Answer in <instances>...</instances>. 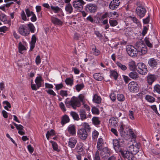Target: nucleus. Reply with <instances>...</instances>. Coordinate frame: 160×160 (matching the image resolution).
Here are the masks:
<instances>
[{
	"label": "nucleus",
	"mask_w": 160,
	"mask_h": 160,
	"mask_svg": "<svg viewBox=\"0 0 160 160\" xmlns=\"http://www.w3.org/2000/svg\"><path fill=\"white\" fill-rule=\"evenodd\" d=\"M66 99L65 104L67 107L68 108L72 107L74 109H75L77 107L80 106L81 104L80 101L78 98L74 96L72 97L70 101Z\"/></svg>",
	"instance_id": "f257e3e1"
},
{
	"label": "nucleus",
	"mask_w": 160,
	"mask_h": 160,
	"mask_svg": "<svg viewBox=\"0 0 160 160\" xmlns=\"http://www.w3.org/2000/svg\"><path fill=\"white\" fill-rule=\"evenodd\" d=\"M130 126L125 122H121L118 130L122 137H124L128 135V131L131 132Z\"/></svg>",
	"instance_id": "f03ea898"
},
{
	"label": "nucleus",
	"mask_w": 160,
	"mask_h": 160,
	"mask_svg": "<svg viewBox=\"0 0 160 160\" xmlns=\"http://www.w3.org/2000/svg\"><path fill=\"white\" fill-rule=\"evenodd\" d=\"M109 14L107 12L102 14L101 12H98L96 16L97 22L100 23L102 22L103 24H106L108 22L107 18L108 17Z\"/></svg>",
	"instance_id": "7ed1b4c3"
},
{
	"label": "nucleus",
	"mask_w": 160,
	"mask_h": 160,
	"mask_svg": "<svg viewBox=\"0 0 160 160\" xmlns=\"http://www.w3.org/2000/svg\"><path fill=\"white\" fill-rule=\"evenodd\" d=\"M137 48V52L140 55L146 54L147 52V48L145 45L141 41L137 42L135 44Z\"/></svg>",
	"instance_id": "20e7f679"
},
{
	"label": "nucleus",
	"mask_w": 160,
	"mask_h": 160,
	"mask_svg": "<svg viewBox=\"0 0 160 160\" xmlns=\"http://www.w3.org/2000/svg\"><path fill=\"white\" fill-rule=\"evenodd\" d=\"M128 89L132 93H137L139 91V85L136 82H131L128 84Z\"/></svg>",
	"instance_id": "39448f33"
},
{
	"label": "nucleus",
	"mask_w": 160,
	"mask_h": 160,
	"mask_svg": "<svg viewBox=\"0 0 160 160\" xmlns=\"http://www.w3.org/2000/svg\"><path fill=\"white\" fill-rule=\"evenodd\" d=\"M126 51L128 54L132 57H136L137 55V48L133 46L128 45L126 47Z\"/></svg>",
	"instance_id": "423d86ee"
},
{
	"label": "nucleus",
	"mask_w": 160,
	"mask_h": 160,
	"mask_svg": "<svg viewBox=\"0 0 160 160\" xmlns=\"http://www.w3.org/2000/svg\"><path fill=\"white\" fill-rule=\"evenodd\" d=\"M136 70L138 72L142 75H145L147 73L148 70L146 65L142 62H139L137 64Z\"/></svg>",
	"instance_id": "0eeeda50"
},
{
	"label": "nucleus",
	"mask_w": 160,
	"mask_h": 160,
	"mask_svg": "<svg viewBox=\"0 0 160 160\" xmlns=\"http://www.w3.org/2000/svg\"><path fill=\"white\" fill-rule=\"evenodd\" d=\"M77 135L80 139L85 140L88 137V133L85 129L80 128L77 131Z\"/></svg>",
	"instance_id": "6e6552de"
},
{
	"label": "nucleus",
	"mask_w": 160,
	"mask_h": 160,
	"mask_svg": "<svg viewBox=\"0 0 160 160\" xmlns=\"http://www.w3.org/2000/svg\"><path fill=\"white\" fill-rule=\"evenodd\" d=\"M18 32L22 35L27 36L29 34L30 31L27 25H23L19 28Z\"/></svg>",
	"instance_id": "1a4fd4ad"
},
{
	"label": "nucleus",
	"mask_w": 160,
	"mask_h": 160,
	"mask_svg": "<svg viewBox=\"0 0 160 160\" xmlns=\"http://www.w3.org/2000/svg\"><path fill=\"white\" fill-rule=\"evenodd\" d=\"M121 153L124 158H126L128 160H133L134 159V155L128 150H121Z\"/></svg>",
	"instance_id": "9d476101"
},
{
	"label": "nucleus",
	"mask_w": 160,
	"mask_h": 160,
	"mask_svg": "<svg viewBox=\"0 0 160 160\" xmlns=\"http://www.w3.org/2000/svg\"><path fill=\"white\" fill-rule=\"evenodd\" d=\"M97 8V5L92 3L88 4L85 6V10L88 12L93 13L96 12Z\"/></svg>",
	"instance_id": "9b49d317"
},
{
	"label": "nucleus",
	"mask_w": 160,
	"mask_h": 160,
	"mask_svg": "<svg viewBox=\"0 0 160 160\" xmlns=\"http://www.w3.org/2000/svg\"><path fill=\"white\" fill-rule=\"evenodd\" d=\"M85 3L83 0H78L73 2V5L74 7L79 11L82 10L83 6Z\"/></svg>",
	"instance_id": "f8f14e48"
},
{
	"label": "nucleus",
	"mask_w": 160,
	"mask_h": 160,
	"mask_svg": "<svg viewBox=\"0 0 160 160\" xmlns=\"http://www.w3.org/2000/svg\"><path fill=\"white\" fill-rule=\"evenodd\" d=\"M50 9L55 13H59L61 16H64V14L61 8L58 6L50 4Z\"/></svg>",
	"instance_id": "ddd939ff"
},
{
	"label": "nucleus",
	"mask_w": 160,
	"mask_h": 160,
	"mask_svg": "<svg viewBox=\"0 0 160 160\" xmlns=\"http://www.w3.org/2000/svg\"><path fill=\"white\" fill-rule=\"evenodd\" d=\"M106 145V142L101 138H99L98 140L97 147L98 150L101 151L103 147Z\"/></svg>",
	"instance_id": "4468645a"
},
{
	"label": "nucleus",
	"mask_w": 160,
	"mask_h": 160,
	"mask_svg": "<svg viewBox=\"0 0 160 160\" xmlns=\"http://www.w3.org/2000/svg\"><path fill=\"white\" fill-rule=\"evenodd\" d=\"M136 11L137 15L140 18H142L145 16L146 10L142 7H138L137 8Z\"/></svg>",
	"instance_id": "2eb2a0df"
},
{
	"label": "nucleus",
	"mask_w": 160,
	"mask_h": 160,
	"mask_svg": "<svg viewBox=\"0 0 160 160\" xmlns=\"http://www.w3.org/2000/svg\"><path fill=\"white\" fill-rule=\"evenodd\" d=\"M0 20L3 22L4 24H7L9 26L11 25L10 20H7L6 15L0 12Z\"/></svg>",
	"instance_id": "dca6fc26"
},
{
	"label": "nucleus",
	"mask_w": 160,
	"mask_h": 160,
	"mask_svg": "<svg viewBox=\"0 0 160 160\" xmlns=\"http://www.w3.org/2000/svg\"><path fill=\"white\" fill-rule=\"evenodd\" d=\"M128 151L131 152L134 155H135L139 151V148L138 146H134L133 145H130L128 148Z\"/></svg>",
	"instance_id": "f3484780"
},
{
	"label": "nucleus",
	"mask_w": 160,
	"mask_h": 160,
	"mask_svg": "<svg viewBox=\"0 0 160 160\" xmlns=\"http://www.w3.org/2000/svg\"><path fill=\"white\" fill-rule=\"evenodd\" d=\"M120 3L119 0H113L111 2V9L114 10L118 7Z\"/></svg>",
	"instance_id": "a211bd4d"
},
{
	"label": "nucleus",
	"mask_w": 160,
	"mask_h": 160,
	"mask_svg": "<svg viewBox=\"0 0 160 160\" xmlns=\"http://www.w3.org/2000/svg\"><path fill=\"white\" fill-rule=\"evenodd\" d=\"M67 130L68 132L72 135H74L76 133L75 126L73 125H70L68 127Z\"/></svg>",
	"instance_id": "6ab92c4d"
},
{
	"label": "nucleus",
	"mask_w": 160,
	"mask_h": 160,
	"mask_svg": "<svg viewBox=\"0 0 160 160\" xmlns=\"http://www.w3.org/2000/svg\"><path fill=\"white\" fill-rule=\"evenodd\" d=\"M77 142L76 139L73 137L70 138L68 142V146L71 148H74Z\"/></svg>",
	"instance_id": "aec40b11"
},
{
	"label": "nucleus",
	"mask_w": 160,
	"mask_h": 160,
	"mask_svg": "<svg viewBox=\"0 0 160 160\" xmlns=\"http://www.w3.org/2000/svg\"><path fill=\"white\" fill-rule=\"evenodd\" d=\"M35 82L38 87H40L43 84L44 82L42 77L38 76L35 79Z\"/></svg>",
	"instance_id": "412c9836"
},
{
	"label": "nucleus",
	"mask_w": 160,
	"mask_h": 160,
	"mask_svg": "<svg viewBox=\"0 0 160 160\" xmlns=\"http://www.w3.org/2000/svg\"><path fill=\"white\" fill-rule=\"evenodd\" d=\"M51 20L52 23L55 25H61L62 23L60 20L54 16H51Z\"/></svg>",
	"instance_id": "4be33fe9"
},
{
	"label": "nucleus",
	"mask_w": 160,
	"mask_h": 160,
	"mask_svg": "<svg viewBox=\"0 0 160 160\" xmlns=\"http://www.w3.org/2000/svg\"><path fill=\"white\" fill-rule=\"evenodd\" d=\"M31 41L30 42V51H32L34 48L36 42V38L35 35L32 36Z\"/></svg>",
	"instance_id": "5701e85b"
},
{
	"label": "nucleus",
	"mask_w": 160,
	"mask_h": 160,
	"mask_svg": "<svg viewBox=\"0 0 160 160\" xmlns=\"http://www.w3.org/2000/svg\"><path fill=\"white\" fill-rule=\"evenodd\" d=\"M156 79L155 75L150 74L147 76V81L148 84L151 85Z\"/></svg>",
	"instance_id": "b1692460"
},
{
	"label": "nucleus",
	"mask_w": 160,
	"mask_h": 160,
	"mask_svg": "<svg viewBox=\"0 0 160 160\" xmlns=\"http://www.w3.org/2000/svg\"><path fill=\"white\" fill-rule=\"evenodd\" d=\"M94 78L97 81H101L103 78V74L102 73H97L93 75Z\"/></svg>",
	"instance_id": "393cba45"
},
{
	"label": "nucleus",
	"mask_w": 160,
	"mask_h": 160,
	"mask_svg": "<svg viewBox=\"0 0 160 160\" xmlns=\"http://www.w3.org/2000/svg\"><path fill=\"white\" fill-rule=\"evenodd\" d=\"M113 147L115 150L118 152L119 151H121L119 149V141L117 139H115L113 141Z\"/></svg>",
	"instance_id": "a878e982"
},
{
	"label": "nucleus",
	"mask_w": 160,
	"mask_h": 160,
	"mask_svg": "<svg viewBox=\"0 0 160 160\" xmlns=\"http://www.w3.org/2000/svg\"><path fill=\"white\" fill-rule=\"evenodd\" d=\"M65 10L68 14L71 13L73 11L72 7L70 3L67 4L65 7Z\"/></svg>",
	"instance_id": "bb28decb"
},
{
	"label": "nucleus",
	"mask_w": 160,
	"mask_h": 160,
	"mask_svg": "<svg viewBox=\"0 0 160 160\" xmlns=\"http://www.w3.org/2000/svg\"><path fill=\"white\" fill-rule=\"evenodd\" d=\"M129 77L133 79H136L139 78V74L136 71H133L129 74Z\"/></svg>",
	"instance_id": "cd10ccee"
},
{
	"label": "nucleus",
	"mask_w": 160,
	"mask_h": 160,
	"mask_svg": "<svg viewBox=\"0 0 160 160\" xmlns=\"http://www.w3.org/2000/svg\"><path fill=\"white\" fill-rule=\"evenodd\" d=\"M92 101L94 102L99 104L101 102V99L100 96L95 94L93 96Z\"/></svg>",
	"instance_id": "c85d7f7f"
},
{
	"label": "nucleus",
	"mask_w": 160,
	"mask_h": 160,
	"mask_svg": "<svg viewBox=\"0 0 160 160\" xmlns=\"http://www.w3.org/2000/svg\"><path fill=\"white\" fill-rule=\"evenodd\" d=\"M128 66L130 69L131 70H133L135 69H136L137 65L135 64V62L133 61H130L128 63Z\"/></svg>",
	"instance_id": "c756f323"
},
{
	"label": "nucleus",
	"mask_w": 160,
	"mask_h": 160,
	"mask_svg": "<svg viewBox=\"0 0 160 160\" xmlns=\"http://www.w3.org/2000/svg\"><path fill=\"white\" fill-rule=\"evenodd\" d=\"M70 119L68 116L66 115H64L62 118L61 123L62 124H65L69 122Z\"/></svg>",
	"instance_id": "7c9ffc66"
},
{
	"label": "nucleus",
	"mask_w": 160,
	"mask_h": 160,
	"mask_svg": "<svg viewBox=\"0 0 160 160\" xmlns=\"http://www.w3.org/2000/svg\"><path fill=\"white\" fill-rule=\"evenodd\" d=\"M79 113L80 119L82 121L87 118L86 114L84 110L81 109Z\"/></svg>",
	"instance_id": "2f4dec72"
},
{
	"label": "nucleus",
	"mask_w": 160,
	"mask_h": 160,
	"mask_svg": "<svg viewBox=\"0 0 160 160\" xmlns=\"http://www.w3.org/2000/svg\"><path fill=\"white\" fill-rule=\"evenodd\" d=\"M128 18L130 20L132 21L133 22L135 23L137 26H139L140 25V22L139 20L135 17L130 16L128 17Z\"/></svg>",
	"instance_id": "473e14b6"
},
{
	"label": "nucleus",
	"mask_w": 160,
	"mask_h": 160,
	"mask_svg": "<svg viewBox=\"0 0 160 160\" xmlns=\"http://www.w3.org/2000/svg\"><path fill=\"white\" fill-rule=\"evenodd\" d=\"M93 141H96L99 134V132L96 130H93L92 132Z\"/></svg>",
	"instance_id": "72a5a7b5"
},
{
	"label": "nucleus",
	"mask_w": 160,
	"mask_h": 160,
	"mask_svg": "<svg viewBox=\"0 0 160 160\" xmlns=\"http://www.w3.org/2000/svg\"><path fill=\"white\" fill-rule=\"evenodd\" d=\"M148 63L151 67H156L157 64L156 60L153 58L150 59L148 62Z\"/></svg>",
	"instance_id": "f704fd0d"
},
{
	"label": "nucleus",
	"mask_w": 160,
	"mask_h": 160,
	"mask_svg": "<svg viewBox=\"0 0 160 160\" xmlns=\"http://www.w3.org/2000/svg\"><path fill=\"white\" fill-rule=\"evenodd\" d=\"M145 98L147 101L150 102H154L155 100L154 97L149 95H146Z\"/></svg>",
	"instance_id": "c9c22d12"
},
{
	"label": "nucleus",
	"mask_w": 160,
	"mask_h": 160,
	"mask_svg": "<svg viewBox=\"0 0 160 160\" xmlns=\"http://www.w3.org/2000/svg\"><path fill=\"white\" fill-rule=\"evenodd\" d=\"M4 105V107L5 109L7 110H9V108H11V105L10 103L7 101H4L3 102Z\"/></svg>",
	"instance_id": "e433bc0d"
},
{
	"label": "nucleus",
	"mask_w": 160,
	"mask_h": 160,
	"mask_svg": "<svg viewBox=\"0 0 160 160\" xmlns=\"http://www.w3.org/2000/svg\"><path fill=\"white\" fill-rule=\"evenodd\" d=\"M70 115L75 120L78 121L79 119L78 115L75 112H70Z\"/></svg>",
	"instance_id": "4c0bfd02"
},
{
	"label": "nucleus",
	"mask_w": 160,
	"mask_h": 160,
	"mask_svg": "<svg viewBox=\"0 0 160 160\" xmlns=\"http://www.w3.org/2000/svg\"><path fill=\"white\" fill-rule=\"evenodd\" d=\"M18 49L19 52L21 53H22V51L26 50L25 47L24 46L23 44L21 42H20L19 43Z\"/></svg>",
	"instance_id": "58836bf2"
},
{
	"label": "nucleus",
	"mask_w": 160,
	"mask_h": 160,
	"mask_svg": "<svg viewBox=\"0 0 160 160\" xmlns=\"http://www.w3.org/2000/svg\"><path fill=\"white\" fill-rule=\"evenodd\" d=\"M118 74L117 72L113 70L111 71V78H113L115 80H116L118 77Z\"/></svg>",
	"instance_id": "ea45409f"
},
{
	"label": "nucleus",
	"mask_w": 160,
	"mask_h": 160,
	"mask_svg": "<svg viewBox=\"0 0 160 160\" xmlns=\"http://www.w3.org/2000/svg\"><path fill=\"white\" fill-rule=\"evenodd\" d=\"M84 87V85L83 83H81L76 85L75 87L78 92H79Z\"/></svg>",
	"instance_id": "a19ab883"
},
{
	"label": "nucleus",
	"mask_w": 160,
	"mask_h": 160,
	"mask_svg": "<svg viewBox=\"0 0 160 160\" xmlns=\"http://www.w3.org/2000/svg\"><path fill=\"white\" fill-rule=\"evenodd\" d=\"M27 26L29 30V31H30L32 33H34L35 32V28L33 24L29 23L28 24Z\"/></svg>",
	"instance_id": "79ce46f5"
},
{
	"label": "nucleus",
	"mask_w": 160,
	"mask_h": 160,
	"mask_svg": "<svg viewBox=\"0 0 160 160\" xmlns=\"http://www.w3.org/2000/svg\"><path fill=\"white\" fill-rule=\"evenodd\" d=\"M55 134L54 131L51 129L50 131H48L47 133H46V135L47 138L48 140H49V138L50 137L54 135Z\"/></svg>",
	"instance_id": "37998d69"
},
{
	"label": "nucleus",
	"mask_w": 160,
	"mask_h": 160,
	"mask_svg": "<svg viewBox=\"0 0 160 160\" xmlns=\"http://www.w3.org/2000/svg\"><path fill=\"white\" fill-rule=\"evenodd\" d=\"M69 93V91L62 90L60 91V95L62 97H67L68 96Z\"/></svg>",
	"instance_id": "c03bdc74"
},
{
	"label": "nucleus",
	"mask_w": 160,
	"mask_h": 160,
	"mask_svg": "<svg viewBox=\"0 0 160 160\" xmlns=\"http://www.w3.org/2000/svg\"><path fill=\"white\" fill-rule=\"evenodd\" d=\"M81 125L84 128V129H85L86 130H87V131H89L91 129V128L88 124L87 122H82V123Z\"/></svg>",
	"instance_id": "a18cd8bd"
},
{
	"label": "nucleus",
	"mask_w": 160,
	"mask_h": 160,
	"mask_svg": "<svg viewBox=\"0 0 160 160\" xmlns=\"http://www.w3.org/2000/svg\"><path fill=\"white\" fill-rule=\"evenodd\" d=\"M144 40L146 44L148 47L150 48L152 47V43H150L149 38L146 37Z\"/></svg>",
	"instance_id": "49530a36"
},
{
	"label": "nucleus",
	"mask_w": 160,
	"mask_h": 160,
	"mask_svg": "<svg viewBox=\"0 0 160 160\" xmlns=\"http://www.w3.org/2000/svg\"><path fill=\"white\" fill-rule=\"evenodd\" d=\"M20 15L22 19V20L24 21H28L29 19L28 18L27 16L26 15L25 12L23 10H22L21 11L20 13Z\"/></svg>",
	"instance_id": "de8ad7c7"
},
{
	"label": "nucleus",
	"mask_w": 160,
	"mask_h": 160,
	"mask_svg": "<svg viewBox=\"0 0 160 160\" xmlns=\"http://www.w3.org/2000/svg\"><path fill=\"white\" fill-rule=\"evenodd\" d=\"M91 52V53L95 56H98L100 54V52L96 47L92 48Z\"/></svg>",
	"instance_id": "09e8293b"
},
{
	"label": "nucleus",
	"mask_w": 160,
	"mask_h": 160,
	"mask_svg": "<svg viewBox=\"0 0 160 160\" xmlns=\"http://www.w3.org/2000/svg\"><path fill=\"white\" fill-rule=\"evenodd\" d=\"M93 123L95 125H97L100 124V121L99 118L97 117H93L92 119Z\"/></svg>",
	"instance_id": "8fccbe9b"
},
{
	"label": "nucleus",
	"mask_w": 160,
	"mask_h": 160,
	"mask_svg": "<svg viewBox=\"0 0 160 160\" xmlns=\"http://www.w3.org/2000/svg\"><path fill=\"white\" fill-rule=\"evenodd\" d=\"M78 98L80 102L83 103L86 100L85 96L84 94H80L78 96Z\"/></svg>",
	"instance_id": "3c124183"
},
{
	"label": "nucleus",
	"mask_w": 160,
	"mask_h": 160,
	"mask_svg": "<svg viewBox=\"0 0 160 160\" xmlns=\"http://www.w3.org/2000/svg\"><path fill=\"white\" fill-rule=\"evenodd\" d=\"M116 64L119 68L120 69L123 71H125L127 69V67L126 66L122 64L120 62H117Z\"/></svg>",
	"instance_id": "603ef678"
},
{
	"label": "nucleus",
	"mask_w": 160,
	"mask_h": 160,
	"mask_svg": "<svg viewBox=\"0 0 160 160\" xmlns=\"http://www.w3.org/2000/svg\"><path fill=\"white\" fill-rule=\"evenodd\" d=\"M117 119L114 118H111V123L112 126L116 127L118 126Z\"/></svg>",
	"instance_id": "864d4df0"
},
{
	"label": "nucleus",
	"mask_w": 160,
	"mask_h": 160,
	"mask_svg": "<svg viewBox=\"0 0 160 160\" xmlns=\"http://www.w3.org/2000/svg\"><path fill=\"white\" fill-rule=\"evenodd\" d=\"M65 82L67 85L72 86L73 84V80L70 78H67L65 80Z\"/></svg>",
	"instance_id": "5fc2aeb1"
},
{
	"label": "nucleus",
	"mask_w": 160,
	"mask_h": 160,
	"mask_svg": "<svg viewBox=\"0 0 160 160\" xmlns=\"http://www.w3.org/2000/svg\"><path fill=\"white\" fill-rule=\"evenodd\" d=\"M52 143V146L53 149L56 151H58L59 149L58 148V146L57 143L53 141H51Z\"/></svg>",
	"instance_id": "6e6d98bb"
},
{
	"label": "nucleus",
	"mask_w": 160,
	"mask_h": 160,
	"mask_svg": "<svg viewBox=\"0 0 160 160\" xmlns=\"http://www.w3.org/2000/svg\"><path fill=\"white\" fill-rule=\"evenodd\" d=\"M117 99L119 101H123L125 100L124 96L122 94L117 95Z\"/></svg>",
	"instance_id": "4d7b16f0"
},
{
	"label": "nucleus",
	"mask_w": 160,
	"mask_h": 160,
	"mask_svg": "<svg viewBox=\"0 0 160 160\" xmlns=\"http://www.w3.org/2000/svg\"><path fill=\"white\" fill-rule=\"evenodd\" d=\"M5 2L6 3L5 5L6 8L9 7L12 3H13V0H5Z\"/></svg>",
	"instance_id": "13d9d810"
},
{
	"label": "nucleus",
	"mask_w": 160,
	"mask_h": 160,
	"mask_svg": "<svg viewBox=\"0 0 160 160\" xmlns=\"http://www.w3.org/2000/svg\"><path fill=\"white\" fill-rule=\"evenodd\" d=\"M92 112L93 114H99V111L98 109L95 107H93L92 108Z\"/></svg>",
	"instance_id": "bf43d9fd"
},
{
	"label": "nucleus",
	"mask_w": 160,
	"mask_h": 160,
	"mask_svg": "<svg viewBox=\"0 0 160 160\" xmlns=\"http://www.w3.org/2000/svg\"><path fill=\"white\" fill-rule=\"evenodd\" d=\"M101 152H104L105 153H106V154H107V156L108 157V155L109 156L110 155V154L109 153V151L108 149L107 148V146L106 145L104 147H103V148L102 150L101 151Z\"/></svg>",
	"instance_id": "052dcab7"
},
{
	"label": "nucleus",
	"mask_w": 160,
	"mask_h": 160,
	"mask_svg": "<svg viewBox=\"0 0 160 160\" xmlns=\"http://www.w3.org/2000/svg\"><path fill=\"white\" fill-rule=\"evenodd\" d=\"M25 12L28 18H29L33 13L31 11L28 9H25Z\"/></svg>",
	"instance_id": "680f3d73"
},
{
	"label": "nucleus",
	"mask_w": 160,
	"mask_h": 160,
	"mask_svg": "<svg viewBox=\"0 0 160 160\" xmlns=\"http://www.w3.org/2000/svg\"><path fill=\"white\" fill-rule=\"evenodd\" d=\"M154 91L160 94V86L158 85H156L154 87Z\"/></svg>",
	"instance_id": "e2e57ef3"
},
{
	"label": "nucleus",
	"mask_w": 160,
	"mask_h": 160,
	"mask_svg": "<svg viewBox=\"0 0 160 160\" xmlns=\"http://www.w3.org/2000/svg\"><path fill=\"white\" fill-rule=\"evenodd\" d=\"M129 113L128 114V116L129 117V118L132 120H134V112L130 110L129 111Z\"/></svg>",
	"instance_id": "0e129e2a"
},
{
	"label": "nucleus",
	"mask_w": 160,
	"mask_h": 160,
	"mask_svg": "<svg viewBox=\"0 0 160 160\" xmlns=\"http://www.w3.org/2000/svg\"><path fill=\"white\" fill-rule=\"evenodd\" d=\"M54 85L57 90H59L62 88L63 87V85L62 83L58 84H54Z\"/></svg>",
	"instance_id": "69168bd1"
},
{
	"label": "nucleus",
	"mask_w": 160,
	"mask_h": 160,
	"mask_svg": "<svg viewBox=\"0 0 160 160\" xmlns=\"http://www.w3.org/2000/svg\"><path fill=\"white\" fill-rule=\"evenodd\" d=\"M148 29V28L146 26H143V29L142 32V34L143 36H144L147 33Z\"/></svg>",
	"instance_id": "338daca9"
},
{
	"label": "nucleus",
	"mask_w": 160,
	"mask_h": 160,
	"mask_svg": "<svg viewBox=\"0 0 160 160\" xmlns=\"http://www.w3.org/2000/svg\"><path fill=\"white\" fill-rule=\"evenodd\" d=\"M41 58L39 55H38L35 59V62L37 65H38L40 64L41 62Z\"/></svg>",
	"instance_id": "774afa93"
}]
</instances>
